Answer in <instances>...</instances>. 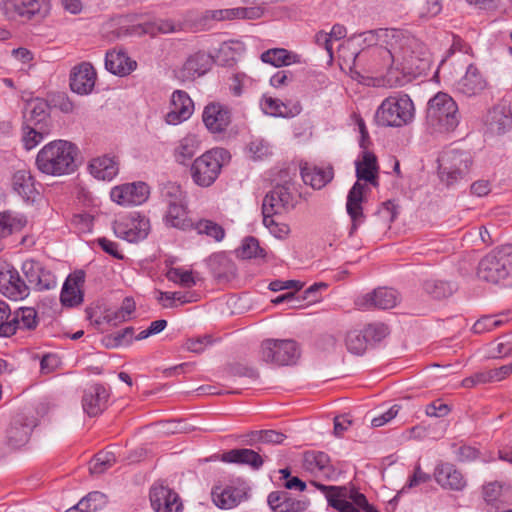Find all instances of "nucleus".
I'll return each instance as SVG.
<instances>
[{
  "label": "nucleus",
  "instance_id": "f257e3e1",
  "mask_svg": "<svg viewBox=\"0 0 512 512\" xmlns=\"http://www.w3.org/2000/svg\"><path fill=\"white\" fill-rule=\"evenodd\" d=\"M78 148L66 140H54L46 144L36 157L37 168L44 174L62 176L73 173L77 167Z\"/></svg>",
  "mask_w": 512,
  "mask_h": 512
},
{
  "label": "nucleus",
  "instance_id": "f03ea898",
  "mask_svg": "<svg viewBox=\"0 0 512 512\" xmlns=\"http://www.w3.org/2000/svg\"><path fill=\"white\" fill-rule=\"evenodd\" d=\"M395 47L387 49L385 53L392 62H400L408 73L423 72L429 68L430 53L427 47L417 38L401 30V37L395 41Z\"/></svg>",
  "mask_w": 512,
  "mask_h": 512
},
{
  "label": "nucleus",
  "instance_id": "7ed1b4c3",
  "mask_svg": "<svg viewBox=\"0 0 512 512\" xmlns=\"http://www.w3.org/2000/svg\"><path fill=\"white\" fill-rule=\"evenodd\" d=\"M460 122L456 101L447 93L438 92L427 104L426 124L433 132L454 131Z\"/></svg>",
  "mask_w": 512,
  "mask_h": 512
},
{
  "label": "nucleus",
  "instance_id": "20e7f679",
  "mask_svg": "<svg viewBox=\"0 0 512 512\" xmlns=\"http://www.w3.org/2000/svg\"><path fill=\"white\" fill-rule=\"evenodd\" d=\"M415 117V106L409 95L395 93L385 98L375 113V122L381 127H403Z\"/></svg>",
  "mask_w": 512,
  "mask_h": 512
},
{
  "label": "nucleus",
  "instance_id": "39448f33",
  "mask_svg": "<svg viewBox=\"0 0 512 512\" xmlns=\"http://www.w3.org/2000/svg\"><path fill=\"white\" fill-rule=\"evenodd\" d=\"M310 483L324 494L328 505L339 512H378L354 487L328 486L317 481Z\"/></svg>",
  "mask_w": 512,
  "mask_h": 512
},
{
  "label": "nucleus",
  "instance_id": "423d86ee",
  "mask_svg": "<svg viewBox=\"0 0 512 512\" xmlns=\"http://www.w3.org/2000/svg\"><path fill=\"white\" fill-rule=\"evenodd\" d=\"M230 159L224 148H213L197 157L190 166L193 182L199 187H210L219 177L222 167Z\"/></svg>",
  "mask_w": 512,
  "mask_h": 512
},
{
  "label": "nucleus",
  "instance_id": "0eeeda50",
  "mask_svg": "<svg viewBox=\"0 0 512 512\" xmlns=\"http://www.w3.org/2000/svg\"><path fill=\"white\" fill-rule=\"evenodd\" d=\"M512 271V246H502L492 250L478 263L479 280L499 284L508 278Z\"/></svg>",
  "mask_w": 512,
  "mask_h": 512
},
{
  "label": "nucleus",
  "instance_id": "6e6552de",
  "mask_svg": "<svg viewBox=\"0 0 512 512\" xmlns=\"http://www.w3.org/2000/svg\"><path fill=\"white\" fill-rule=\"evenodd\" d=\"M438 163L441 181L451 186L468 174L472 160L468 152L450 149L441 154Z\"/></svg>",
  "mask_w": 512,
  "mask_h": 512
},
{
  "label": "nucleus",
  "instance_id": "1a4fd4ad",
  "mask_svg": "<svg viewBox=\"0 0 512 512\" xmlns=\"http://www.w3.org/2000/svg\"><path fill=\"white\" fill-rule=\"evenodd\" d=\"M260 359L277 366L293 365L300 357V350L294 340L266 339L261 343Z\"/></svg>",
  "mask_w": 512,
  "mask_h": 512
},
{
  "label": "nucleus",
  "instance_id": "9d476101",
  "mask_svg": "<svg viewBox=\"0 0 512 512\" xmlns=\"http://www.w3.org/2000/svg\"><path fill=\"white\" fill-rule=\"evenodd\" d=\"M293 189L289 182L276 185L263 199L262 214L276 215L294 209L297 201Z\"/></svg>",
  "mask_w": 512,
  "mask_h": 512
},
{
  "label": "nucleus",
  "instance_id": "9b49d317",
  "mask_svg": "<svg viewBox=\"0 0 512 512\" xmlns=\"http://www.w3.org/2000/svg\"><path fill=\"white\" fill-rule=\"evenodd\" d=\"M150 195L149 186L142 181L124 183L113 187L110 198L120 206H138L147 201Z\"/></svg>",
  "mask_w": 512,
  "mask_h": 512
},
{
  "label": "nucleus",
  "instance_id": "f8f14e48",
  "mask_svg": "<svg viewBox=\"0 0 512 512\" xmlns=\"http://www.w3.org/2000/svg\"><path fill=\"white\" fill-rule=\"evenodd\" d=\"M113 230L118 238L134 243L145 239L150 230V221L137 212L129 217L116 221Z\"/></svg>",
  "mask_w": 512,
  "mask_h": 512
},
{
  "label": "nucleus",
  "instance_id": "ddd939ff",
  "mask_svg": "<svg viewBox=\"0 0 512 512\" xmlns=\"http://www.w3.org/2000/svg\"><path fill=\"white\" fill-rule=\"evenodd\" d=\"M303 469L311 475L327 481H335L339 472L331 463L329 455L322 451H307L303 455Z\"/></svg>",
  "mask_w": 512,
  "mask_h": 512
},
{
  "label": "nucleus",
  "instance_id": "4468645a",
  "mask_svg": "<svg viewBox=\"0 0 512 512\" xmlns=\"http://www.w3.org/2000/svg\"><path fill=\"white\" fill-rule=\"evenodd\" d=\"M6 13L13 12L24 20H40L49 13V0H4Z\"/></svg>",
  "mask_w": 512,
  "mask_h": 512
},
{
  "label": "nucleus",
  "instance_id": "2eb2a0df",
  "mask_svg": "<svg viewBox=\"0 0 512 512\" xmlns=\"http://www.w3.org/2000/svg\"><path fill=\"white\" fill-rule=\"evenodd\" d=\"M22 272L27 285L37 291L50 290L56 287L57 282L52 272L46 269L39 261L29 259L23 262Z\"/></svg>",
  "mask_w": 512,
  "mask_h": 512
},
{
  "label": "nucleus",
  "instance_id": "dca6fc26",
  "mask_svg": "<svg viewBox=\"0 0 512 512\" xmlns=\"http://www.w3.org/2000/svg\"><path fill=\"white\" fill-rule=\"evenodd\" d=\"M36 425V419L33 416L23 413L16 415L6 431L7 446L16 449L25 445Z\"/></svg>",
  "mask_w": 512,
  "mask_h": 512
},
{
  "label": "nucleus",
  "instance_id": "f3484780",
  "mask_svg": "<svg viewBox=\"0 0 512 512\" xmlns=\"http://www.w3.org/2000/svg\"><path fill=\"white\" fill-rule=\"evenodd\" d=\"M249 487L245 483L238 486H215L212 489V499L215 505L221 509H232L247 499Z\"/></svg>",
  "mask_w": 512,
  "mask_h": 512
},
{
  "label": "nucleus",
  "instance_id": "a211bd4d",
  "mask_svg": "<svg viewBox=\"0 0 512 512\" xmlns=\"http://www.w3.org/2000/svg\"><path fill=\"white\" fill-rule=\"evenodd\" d=\"M399 293L391 288L379 287L357 299L361 309H391L399 302Z\"/></svg>",
  "mask_w": 512,
  "mask_h": 512
},
{
  "label": "nucleus",
  "instance_id": "6ab92c4d",
  "mask_svg": "<svg viewBox=\"0 0 512 512\" xmlns=\"http://www.w3.org/2000/svg\"><path fill=\"white\" fill-rule=\"evenodd\" d=\"M194 111V103L187 92L175 90L170 101V110L165 120L170 125H177L188 120Z\"/></svg>",
  "mask_w": 512,
  "mask_h": 512
},
{
  "label": "nucleus",
  "instance_id": "aec40b11",
  "mask_svg": "<svg viewBox=\"0 0 512 512\" xmlns=\"http://www.w3.org/2000/svg\"><path fill=\"white\" fill-rule=\"evenodd\" d=\"M0 292L17 301L29 295V286L15 268H5L0 270Z\"/></svg>",
  "mask_w": 512,
  "mask_h": 512
},
{
  "label": "nucleus",
  "instance_id": "412c9836",
  "mask_svg": "<svg viewBox=\"0 0 512 512\" xmlns=\"http://www.w3.org/2000/svg\"><path fill=\"white\" fill-rule=\"evenodd\" d=\"M96 77L94 67L88 62H82L71 70L70 88L79 95H88L95 86Z\"/></svg>",
  "mask_w": 512,
  "mask_h": 512
},
{
  "label": "nucleus",
  "instance_id": "4be33fe9",
  "mask_svg": "<svg viewBox=\"0 0 512 512\" xmlns=\"http://www.w3.org/2000/svg\"><path fill=\"white\" fill-rule=\"evenodd\" d=\"M150 501L156 512H180L182 509L178 494L162 484H155L151 488Z\"/></svg>",
  "mask_w": 512,
  "mask_h": 512
},
{
  "label": "nucleus",
  "instance_id": "5701e85b",
  "mask_svg": "<svg viewBox=\"0 0 512 512\" xmlns=\"http://www.w3.org/2000/svg\"><path fill=\"white\" fill-rule=\"evenodd\" d=\"M267 502L273 512H303L309 506L308 500L297 499L286 490L271 492Z\"/></svg>",
  "mask_w": 512,
  "mask_h": 512
},
{
  "label": "nucleus",
  "instance_id": "b1692460",
  "mask_svg": "<svg viewBox=\"0 0 512 512\" xmlns=\"http://www.w3.org/2000/svg\"><path fill=\"white\" fill-rule=\"evenodd\" d=\"M109 398L108 390L101 384H95L85 389L82 397L84 412L94 417L101 414L107 406Z\"/></svg>",
  "mask_w": 512,
  "mask_h": 512
},
{
  "label": "nucleus",
  "instance_id": "393cba45",
  "mask_svg": "<svg viewBox=\"0 0 512 512\" xmlns=\"http://www.w3.org/2000/svg\"><path fill=\"white\" fill-rule=\"evenodd\" d=\"M436 482L444 489L460 491L466 486L462 473L451 463H439L434 470Z\"/></svg>",
  "mask_w": 512,
  "mask_h": 512
},
{
  "label": "nucleus",
  "instance_id": "a878e982",
  "mask_svg": "<svg viewBox=\"0 0 512 512\" xmlns=\"http://www.w3.org/2000/svg\"><path fill=\"white\" fill-rule=\"evenodd\" d=\"M486 87V81L478 68L470 64L466 73L455 84V90L466 97H472L480 94Z\"/></svg>",
  "mask_w": 512,
  "mask_h": 512
},
{
  "label": "nucleus",
  "instance_id": "bb28decb",
  "mask_svg": "<svg viewBox=\"0 0 512 512\" xmlns=\"http://www.w3.org/2000/svg\"><path fill=\"white\" fill-rule=\"evenodd\" d=\"M212 63L213 58L209 54L197 52L185 61L179 72V77L183 81L194 80L209 71Z\"/></svg>",
  "mask_w": 512,
  "mask_h": 512
},
{
  "label": "nucleus",
  "instance_id": "cd10ccee",
  "mask_svg": "<svg viewBox=\"0 0 512 512\" xmlns=\"http://www.w3.org/2000/svg\"><path fill=\"white\" fill-rule=\"evenodd\" d=\"M119 159L114 155H102L93 158L89 163L91 175L103 181H111L119 173Z\"/></svg>",
  "mask_w": 512,
  "mask_h": 512
},
{
  "label": "nucleus",
  "instance_id": "c85d7f7f",
  "mask_svg": "<svg viewBox=\"0 0 512 512\" xmlns=\"http://www.w3.org/2000/svg\"><path fill=\"white\" fill-rule=\"evenodd\" d=\"M303 182L313 189H321L332 181L334 171L332 166L318 167L307 163L300 167Z\"/></svg>",
  "mask_w": 512,
  "mask_h": 512
},
{
  "label": "nucleus",
  "instance_id": "c756f323",
  "mask_svg": "<svg viewBox=\"0 0 512 512\" xmlns=\"http://www.w3.org/2000/svg\"><path fill=\"white\" fill-rule=\"evenodd\" d=\"M262 9L259 7H236L219 10L205 11L204 18L215 21L232 19H257L262 15Z\"/></svg>",
  "mask_w": 512,
  "mask_h": 512
},
{
  "label": "nucleus",
  "instance_id": "7c9ffc66",
  "mask_svg": "<svg viewBox=\"0 0 512 512\" xmlns=\"http://www.w3.org/2000/svg\"><path fill=\"white\" fill-rule=\"evenodd\" d=\"M203 122L213 133L224 131L230 123V115L226 108L220 104H209L203 112Z\"/></svg>",
  "mask_w": 512,
  "mask_h": 512
},
{
  "label": "nucleus",
  "instance_id": "2f4dec72",
  "mask_svg": "<svg viewBox=\"0 0 512 512\" xmlns=\"http://www.w3.org/2000/svg\"><path fill=\"white\" fill-rule=\"evenodd\" d=\"M85 276L83 272L70 275L62 288L60 299L64 306L73 307L79 305L83 301V293L81 286L83 285Z\"/></svg>",
  "mask_w": 512,
  "mask_h": 512
},
{
  "label": "nucleus",
  "instance_id": "473e14b6",
  "mask_svg": "<svg viewBox=\"0 0 512 512\" xmlns=\"http://www.w3.org/2000/svg\"><path fill=\"white\" fill-rule=\"evenodd\" d=\"M260 106L262 111L274 117H295L300 114L302 107L300 103L296 102L289 106L282 102L280 99L264 95L261 99Z\"/></svg>",
  "mask_w": 512,
  "mask_h": 512
},
{
  "label": "nucleus",
  "instance_id": "72a5a7b5",
  "mask_svg": "<svg viewBox=\"0 0 512 512\" xmlns=\"http://www.w3.org/2000/svg\"><path fill=\"white\" fill-rule=\"evenodd\" d=\"M137 63L131 60L125 52L111 50L105 55V68L112 74L126 76L136 69Z\"/></svg>",
  "mask_w": 512,
  "mask_h": 512
},
{
  "label": "nucleus",
  "instance_id": "f704fd0d",
  "mask_svg": "<svg viewBox=\"0 0 512 512\" xmlns=\"http://www.w3.org/2000/svg\"><path fill=\"white\" fill-rule=\"evenodd\" d=\"M201 141L195 134H187L181 138L174 150L173 157L180 165H187L188 162L200 151Z\"/></svg>",
  "mask_w": 512,
  "mask_h": 512
},
{
  "label": "nucleus",
  "instance_id": "c9c22d12",
  "mask_svg": "<svg viewBox=\"0 0 512 512\" xmlns=\"http://www.w3.org/2000/svg\"><path fill=\"white\" fill-rule=\"evenodd\" d=\"M363 186L356 182L350 189L347 196L346 209L352 220L351 232L357 229L358 225L362 222L363 211H362V200H363Z\"/></svg>",
  "mask_w": 512,
  "mask_h": 512
},
{
  "label": "nucleus",
  "instance_id": "e433bc0d",
  "mask_svg": "<svg viewBox=\"0 0 512 512\" xmlns=\"http://www.w3.org/2000/svg\"><path fill=\"white\" fill-rule=\"evenodd\" d=\"M222 461L227 463H236L249 465L258 470L263 465V459L259 453L252 449L241 448L232 449L222 454Z\"/></svg>",
  "mask_w": 512,
  "mask_h": 512
},
{
  "label": "nucleus",
  "instance_id": "4c0bfd02",
  "mask_svg": "<svg viewBox=\"0 0 512 512\" xmlns=\"http://www.w3.org/2000/svg\"><path fill=\"white\" fill-rule=\"evenodd\" d=\"M356 176L359 180H365L372 185H377V159L376 156L369 152L363 151L362 160L356 161Z\"/></svg>",
  "mask_w": 512,
  "mask_h": 512
},
{
  "label": "nucleus",
  "instance_id": "58836bf2",
  "mask_svg": "<svg viewBox=\"0 0 512 512\" xmlns=\"http://www.w3.org/2000/svg\"><path fill=\"white\" fill-rule=\"evenodd\" d=\"M207 262L210 270L218 279H229L235 275V264L224 253L212 254Z\"/></svg>",
  "mask_w": 512,
  "mask_h": 512
},
{
  "label": "nucleus",
  "instance_id": "ea45409f",
  "mask_svg": "<svg viewBox=\"0 0 512 512\" xmlns=\"http://www.w3.org/2000/svg\"><path fill=\"white\" fill-rule=\"evenodd\" d=\"M164 222L167 226L184 231L193 226V222L187 217L185 203L168 206Z\"/></svg>",
  "mask_w": 512,
  "mask_h": 512
},
{
  "label": "nucleus",
  "instance_id": "a19ab883",
  "mask_svg": "<svg viewBox=\"0 0 512 512\" xmlns=\"http://www.w3.org/2000/svg\"><path fill=\"white\" fill-rule=\"evenodd\" d=\"M361 36L364 37L363 40L368 45H376L382 41L386 43L389 47L388 49H392V47H395L397 38L401 37V30L396 28H379L366 31Z\"/></svg>",
  "mask_w": 512,
  "mask_h": 512
},
{
  "label": "nucleus",
  "instance_id": "79ce46f5",
  "mask_svg": "<svg viewBox=\"0 0 512 512\" xmlns=\"http://www.w3.org/2000/svg\"><path fill=\"white\" fill-rule=\"evenodd\" d=\"M261 60L264 63L271 64L274 67L288 66L300 62L297 54L284 48H272L261 54Z\"/></svg>",
  "mask_w": 512,
  "mask_h": 512
},
{
  "label": "nucleus",
  "instance_id": "37998d69",
  "mask_svg": "<svg viewBox=\"0 0 512 512\" xmlns=\"http://www.w3.org/2000/svg\"><path fill=\"white\" fill-rule=\"evenodd\" d=\"M13 189L23 199H34L36 194L35 184L32 175L26 170H19L14 173L12 179Z\"/></svg>",
  "mask_w": 512,
  "mask_h": 512
},
{
  "label": "nucleus",
  "instance_id": "c03bdc74",
  "mask_svg": "<svg viewBox=\"0 0 512 512\" xmlns=\"http://www.w3.org/2000/svg\"><path fill=\"white\" fill-rule=\"evenodd\" d=\"M106 504L105 494L94 491L83 497L75 506L66 512H96Z\"/></svg>",
  "mask_w": 512,
  "mask_h": 512
},
{
  "label": "nucleus",
  "instance_id": "a18cd8bd",
  "mask_svg": "<svg viewBox=\"0 0 512 512\" xmlns=\"http://www.w3.org/2000/svg\"><path fill=\"white\" fill-rule=\"evenodd\" d=\"M12 324L18 329L33 330L38 325L37 311L33 307H21L13 312Z\"/></svg>",
  "mask_w": 512,
  "mask_h": 512
},
{
  "label": "nucleus",
  "instance_id": "49530a36",
  "mask_svg": "<svg viewBox=\"0 0 512 512\" xmlns=\"http://www.w3.org/2000/svg\"><path fill=\"white\" fill-rule=\"evenodd\" d=\"M510 320L509 313H500L497 315H485L478 319L472 330L476 334H482L485 332L492 331Z\"/></svg>",
  "mask_w": 512,
  "mask_h": 512
},
{
  "label": "nucleus",
  "instance_id": "de8ad7c7",
  "mask_svg": "<svg viewBox=\"0 0 512 512\" xmlns=\"http://www.w3.org/2000/svg\"><path fill=\"white\" fill-rule=\"evenodd\" d=\"M236 252L237 256L242 259H264L266 257L265 249L260 246L258 239L253 236L244 238Z\"/></svg>",
  "mask_w": 512,
  "mask_h": 512
},
{
  "label": "nucleus",
  "instance_id": "09e8293b",
  "mask_svg": "<svg viewBox=\"0 0 512 512\" xmlns=\"http://www.w3.org/2000/svg\"><path fill=\"white\" fill-rule=\"evenodd\" d=\"M190 229H194L199 235H205L216 242H221L226 235L224 228L220 224L209 219H200L193 223Z\"/></svg>",
  "mask_w": 512,
  "mask_h": 512
},
{
  "label": "nucleus",
  "instance_id": "8fccbe9b",
  "mask_svg": "<svg viewBox=\"0 0 512 512\" xmlns=\"http://www.w3.org/2000/svg\"><path fill=\"white\" fill-rule=\"evenodd\" d=\"M423 288L427 294L435 299L449 297L456 290V286L453 283L437 279L426 280Z\"/></svg>",
  "mask_w": 512,
  "mask_h": 512
},
{
  "label": "nucleus",
  "instance_id": "3c124183",
  "mask_svg": "<svg viewBox=\"0 0 512 512\" xmlns=\"http://www.w3.org/2000/svg\"><path fill=\"white\" fill-rule=\"evenodd\" d=\"M490 128L492 131L502 134L512 124V119L507 113L505 107H495L490 111Z\"/></svg>",
  "mask_w": 512,
  "mask_h": 512
},
{
  "label": "nucleus",
  "instance_id": "603ef678",
  "mask_svg": "<svg viewBox=\"0 0 512 512\" xmlns=\"http://www.w3.org/2000/svg\"><path fill=\"white\" fill-rule=\"evenodd\" d=\"M345 345L350 353L354 355H362L369 344L363 330H351L346 334Z\"/></svg>",
  "mask_w": 512,
  "mask_h": 512
},
{
  "label": "nucleus",
  "instance_id": "864d4df0",
  "mask_svg": "<svg viewBox=\"0 0 512 512\" xmlns=\"http://www.w3.org/2000/svg\"><path fill=\"white\" fill-rule=\"evenodd\" d=\"M161 197L167 207L185 203V194L180 185L174 182H168L161 188Z\"/></svg>",
  "mask_w": 512,
  "mask_h": 512
},
{
  "label": "nucleus",
  "instance_id": "5fc2aeb1",
  "mask_svg": "<svg viewBox=\"0 0 512 512\" xmlns=\"http://www.w3.org/2000/svg\"><path fill=\"white\" fill-rule=\"evenodd\" d=\"M22 130V141L25 149L27 150H31L36 147L47 134L45 128L40 129L39 127L33 126L31 124H23Z\"/></svg>",
  "mask_w": 512,
  "mask_h": 512
},
{
  "label": "nucleus",
  "instance_id": "6e6d98bb",
  "mask_svg": "<svg viewBox=\"0 0 512 512\" xmlns=\"http://www.w3.org/2000/svg\"><path fill=\"white\" fill-rule=\"evenodd\" d=\"M116 462L115 454L111 451H101L95 455L90 463L89 470L92 474H101Z\"/></svg>",
  "mask_w": 512,
  "mask_h": 512
},
{
  "label": "nucleus",
  "instance_id": "4d7b16f0",
  "mask_svg": "<svg viewBox=\"0 0 512 512\" xmlns=\"http://www.w3.org/2000/svg\"><path fill=\"white\" fill-rule=\"evenodd\" d=\"M46 104L42 102L35 103L33 107L24 114V124H31L40 129L45 128V120L47 118Z\"/></svg>",
  "mask_w": 512,
  "mask_h": 512
},
{
  "label": "nucleus",
  "instance_id": "13d9d810",
  "mask_svg": "<svg viewBox=\"0 0 512 512\" xmlns=\"http://www.w3.org/2000/svg\"><path fill=\"white\" fill-rule=\"evenodd\" d=\"M13 313L9 305L0 301V336L9 337L16 333V326L12 324Z\"/></svg>",
  "mask_w": 512,
  "mask_h": 512
},
{
  "label": "nucleus",
  "instance_id": "bf43d9fd",
  "mask_svg": "<svg viewBox=\"0 0 512 512\" xmlns=\"http://www.w3.org/2000/svg\"><path fill=\"white\" fill-rule=\"evenodd\" d=\"M406 73H408V71L404 70V65H400V62H393L385 75L386 85L389 87L404 85Z\"/></svg>",
  "mask_w": 512,
  "mask_h": 512
},
{
  "label": "nucleus",
  "instance_id": "052dcab7",
  "mask_svg": "<svg viewBox=\"0 0 512 512\" xmlns=\"http://www.w3.org/2000/svg\"><path fill=\"white\" fill-rule=\"evenodd\" d=\"M363 333L368 344L372 345L383 340L389 334V330L385 324L372 323L364 327Z\"/></svg>",
  "mask_w": 512,
  "mask_h": 512
},
{
  "label": "nucleus",
  "instance_id": "680f3d73",
  "mask_svg": "<svg viewBox=\"0 0 512 512\" xmlns=\"http://www.w3.org/2000/svg\"><path fill=\"white\" fill-rule=\"evenodd\" d=\"M274 215H263V224L269 232L278 239H285L290 233V227L285 223H278Z\"/></svg>",
  "mask_w": 512,
  "mask_h": 512
},
{
  "label": "nucleus",
  "instance_id": "e2e57ef3",
  "mask_svg": "<svg viewBox=\"0 0 512 512\" xmlns=\"http://www.w3.org/2000/svg\"><path fill=\"white\" fill-rule=\"evenodd\" d=\"M247 149L254 159H263L271 154L269 143L262 138L251 139Z\"/></svg>",
  "mask_w": 512,
  "mask_h": 512
},
{
  "label": "nucleus",
  "instance_id": "0e129e2a",
  "mask_svg": "<svg viewBox=\"0 0 512 512\" xmlns=\"http://www.w3.org/2000/svg\"><path fill=\"white\" fill-rule=\"evenodd\" d=\"M168 277L184 287H192L196 284L192 271L182 268H172L168 273Z\"/></svg>",
  "mask_w": 512,
  "mask_h": 512
},
{
  "label": "nucleus",
  "instance_id": "69168bd1",
  "mask_svg": "<svg viewBox=\"0 0 512 512\" xmlns=\"http://www.w3.org/2000/svg\"><path fill=\"white\" fill-rule=\"evenodd\" d=\"M212 344V338L209 335L190 338L185 344L184 348L193 353H202L209 345Z\"/></svg>",
  "mask_w": 512,
  "mask_h": 512
},
{
  "label": "nucleus",
  "instance_id": "338daca9",
  "mask_svg": "<svg viewBox=\"0 0 512 512\" xmlns=\"http://www.w3.org/2000/svg\"><path fill=\"white\" fill-rule=\"evenodd\" d=\"M453 449V453L455 454L457 460L461 462L472 461L476 459L478 455V451L474 447L467 445H453Z\"/></svg>",
  "mask_w": 512,
  "mask_h": 512
},
{
  "label": "nucleus",
  "instance_id": "774afa93",
  "mask_svg": "<svg viewBox=\"0 0 512 512\" xmlns=\"http://www.w3.org/2000/svg\"><path fill=\"white\" fill-rule=\"evenodd\" d=\"M425 412L430 417H444L450 412V408L447 404L441 400L431 402L426 406Z\"/></svg>",
  "mask_w": 512,
  "mask_h": 512
}]
</instances>
